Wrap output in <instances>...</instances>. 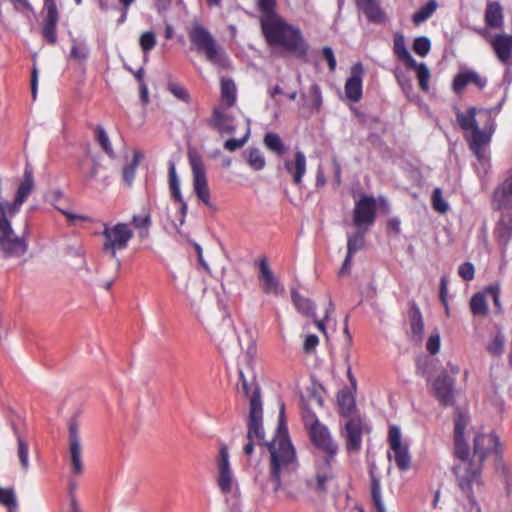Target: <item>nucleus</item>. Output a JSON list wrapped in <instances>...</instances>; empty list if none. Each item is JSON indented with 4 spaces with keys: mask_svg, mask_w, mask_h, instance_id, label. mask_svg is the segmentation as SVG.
Here are the masks:
<instances>
[{
    "mask_svg": "<svg viewBox=\"0 0 512 512\" xmlns=\"http://www.w3.org/2000/svg\"><path fill=\"white\" fill-rule=\"evenodd\" d=\"M257 9L261 13L260 24L266 23L267 20L274 19L280 15L276 12V0H257Z\"/></svg>",
    "mask_w": 512,
    "mask_h": 512,
    "instance_id": "35",
    "label": "nucleus"
},
{
    "mask_svg": "<svg viewBox=\"0 0 512 512\" xmlns=\"http://www.w3.org/2000/svg\"><path fill=\"white\" fill-rule=\"evenodd\" d=\"M337 403L343 417H350L356 411L355 397L350 391H341L337 396Z\"/></svg>",
    "mask_w": 512,
    "mask_h": 512,
    "instance_id": "33",
    "label": "nucleus"
},
{
    "mask_svg": "<svg viewBox=\"0 0 512 512\" xmlns=\"http://www.w3.org/2000/svg\"><path fill=\"white\" fill-rule=\"evenodd\" d=\"M376 210V199L366 194L361 195L353 209V225L358 230L368 231L375 222Z\"/></svg>",
    "mask_w": 512,
    "mask_h": 512,
    "instance_id": "13",
    "label": "nucleus"
},
{
    "mask_svg": "<svg viewBox=\"0 0 512 512\" xmlns=\"http://www.w3.org/2000/svg\"><path fill=\"white\" fill-rule=\"evenodd\" d=\"M411 331L420 340L424 331V322L420 310L417 308L411 314Z\"/></svg>",
    "mask_w": 512,
    "mask_h": 512,
    "instance_id": "52",
    "label": "nucleus"
},
{
    "mask_svg": "<svg viewBox=\"0 0 512 512\" xmlns=\"http://www.w3.org/2000/svg\"><path fill=\"white\" fill-rule=\"evenodd\" d=\"M266 42L297 56H305L308 46L300 29L286 22L282 17L267 20L261 25Z\"/></svg>",
    "mask_w": 512,
    "mask_h": 512,
    "instance_id": "5",
    "label": "nucleus"
},
{
    "mask_svg": "<svg viewBox=\"0 0 512 512\" xmlns=\"http://www.w3.org/2000/svg\"><path fill=\"white\" fill-rule=\"evenodd\" d=\"M470 308L474 315L484 316L488 313V305L483 293H476L470 301Z\"/></svg>",
    "mask_w": 512,
    "mask_h": 512,
    "instance_id": "41",
    "label": "nucleus"
},
{
    "mask_svg": "<svg viewBox=\"0 0 512 512\" xmlns=\"http://www.w3.org/2000/svg\"><path fill=\"white\" fill-rule=\"evenodd\" d=\"M79 168L83 174L84 181L89 184L99 172L100 163L98 159L87 153L79 162Z\"/></svg>",
    "mask_w": 512,
    "mask_h": 512,
    "instance_id": "32",
    "label": "nucleus"
},
{
    "mask_svg": "<svg viewBox=\"0 0 512 512\" xmlns=\"http://www.w3.org/2000/svg\"><path fill=\"white\" fill-rule=\"evenodd\" d=\"M490 144H479L469 146L470 150L476 157L473 167L478 177L485 181L491 171V154L489 150Z\"/></svg>",
    "mask_w": 512,
    "mask_h": 512,
    "instance_id": "26",
    "label": "nucleus"
},
{
    "mask_svg": "<svg viewBox=\"0 0 512 512\" xmlns=\"http://www.w3.org/2000/svg\"><path fill=\"white\" fill-rule=\"evenodd\" d=\"M311 94L313 95L315 99V106L317 109H319L322 105V95H321V89L317 84H314L311 86Z\"/></svg>",
    "mask_w": 512,
    "mask_h": 512,
    "instance_id": "63",
    "label": "nucleus"
},
{
    "mask_svg": "<svg viewBox=\"0 0 512 512\" xmlns=\"http://www.w3.org/2000/svg\"><path fill=\"white\" fill-rule=\"evenodd\" d=\"M437 7L436 0H429L412 15V22L417 26L422 24L435 13Z\"/></svg>",
    "mask_w": 512,
    "mask_h": 512,
    "instance_id": "37",
    "label": "nucleus"
},
{
    "mask_svg": "<svg viewBox=\"0 0 512 512\" xmlns=\"http://www.w3.org/2000/svg\"><path fill=\"white\" fill-rule=\"evenodd\" d=\"M181 292L185 294L187 299L190 301L191 308L197 310L198 303L201 302L203 298V288L188 280L185 286L181 289Z\"/></svg>",
    "mask_w": 512,
    "mask_h": 512,
    "instance_id": "34",
    "label": "nucleus"
},
{
    "mask_svg": "<svg viewBox=\"0 0 512 512\" xmlns=\"http://www.w3.org/2000/svg\"><path fill=\"white\" fill-rule=\"evenodd\" d=\"M271 505L267 503V496L263 493L256 500V512H267Z\"/></svg>",
    "mask_w": 512,
    "mask_h": 512,
    "instance_id": "61",
    "label": "nucleus"
},
{
    "mask_svg": "<svg viewBox=\"0 0 512 512\" xmlns=\"http://www.w3.org/2000/svg\"><path fill=\"white\" fill-rule=\"evenodd\" d=\"M431 49V42L428 37H416L413 41V51L421 57L428 55Z\"/></svg>",
    "mask_w": 512,
    "mask_h": 512,
    "instance_id": "51",
    "label": "nucleus"
},
{
    "mask_svg": "<svg viewBox=\"0 0 512 512\" xmlns=\"http://www.w3.org/2000/svg\"><path fill=\"white\" fill-rule=\"evenodd\" d=\"M264 144L268 149L277 153L278 155H283L286 152V147L283 141L279 135L274 132H267L265 134Z\"/></svg>",
    "mask_w": 512,
    "mask_h": 512,
    "instance_id": "39",
    "label": "nucleus"
},
{
    "mask_svg": "<svg viewBox=\"0 0 512 512\" xmlns=\"http://www.w3.org/2000/svg\"><path fill=\"white\" fill-rule=\"evenodd\" d=\"M370 427L367 422L361 418H351L345 424L346 449L349 452H358L362 446V436L369 433Z\"/></svg>",
    "mask_w": 512,
    "mask_h": 512,
    "instance_id": "16",
    "label": "nucleus"
},
{
    "mask_svg": "<svg viewBox=\"0 0 512 512\" xmlns=\"http://www.w3.org/2000/svg\"><path fill=\"white\" fill-rule=\"evenodd\" d=\"M169 187L171 190L172 198L179 204V216L177 221H171L169 224H167V228L179 231V229L185 223L188 205L182 196L180 189V181L177 176L176 167L174 163H170L169 165Z\"/></svg>",
    "mask_w": 512,
    "mask_h": 512,
    "instance_id": "15",
    "label": "nucleus"
},
{
    "mask_svg": "<svg viewBox=\"0 0 512 512\" xmlns=\"http://www.w3.org/2000/svg\"><path fill=\"white\" fill-rule=\"evenodd\" d=\"M319 343V339L316 335H308L305 339L304 349L310 351L314 349Z\"/></svg>",
    "mask_w": 512,
    "mask_h": 512,
    "instance_id": "64",
    "label": "nucleus"
},
{
    "mask_svg": "<svg viewBox=\"0 0 512 512\" xmlns=\"http://www.w3.org/2000/svg\"><path fill=\"white\" fill-rule=\"evenodd\" d=\"M69 455L73 474L77 476L81 475L84 471L82 447L78 428L74 423H71L69 427Z\"/></svg>",
    "mask_w": 512,
    "mask_h": 512,
    "instance_id": "22",
    "label": "nucleus"
},
{
    "mask_svg": "<svg viewBox=\"0 0 512 512\" xmlns=\"http://www.w3.org/2000/svg\"><path fill=\"white\" fill-rule=\"evenodd\" d=\"M336 459L318 458L315 461V476L307 480L311 489L319 492L326 491L327 483L335 478L333 466Z\"/></svg>",
    "mask_w": 512,
    "mask_h": 512,
    "instance_id": "14",
    "label": "nucleus"
},
{
    "mask_svg": "<svg viewBox=\"0 0 512 512\" xmlns=\"http://www.w3.org/2000/svg\"><path fill=\"white\" fill-rule=\"evenodd\" d=\"M134 236V231L126 222H105L102 230V250L115 258L119 251L125 250Z\"/></svg>",
    "mask_w": 512,
    "mask_h": 512,
    "instance_id": "9",
    "label": "nucleus"
},
{
    "mask_svg": "<svg viewBox=\"0 0 512 512\" xmlns=\"http://www.w3.org/2000/svg\"><path fill=\"white\" fill-rule=\"evenodd\" d=\"M215 464V481L218 489L227 502L236 503L241 497V490L233 472L229 451L226 445L220 447Z\"/></svg>",
    "mask_w": 512,
    "mask_h": 512,
    "instance_id": "6",
    "label": "nucleus"
},
{
    "mask_svg": "<svg viewBox=\"0 0 512 512\" xmlns=\"http://www.w3.org/2000/svg\"><path fill=\"white\" fill-rule=\"evenodd\" d=\"M141 157L142 155L140 152H135L131 164L123 168V179L128 185H131L132 181L134 180L136 168L139 164Z\"/></svg>",
    "mask_w": 512,
    "mask_h": 512,
    "instance_id": "48",
    "label": "nucleus"
},
{
    "mask_svg": "<svg viewBox=\"0 0 512 512\" xmlns=\"http://www.w3.org/2000/svg\"><path fill=\"white\" fill-rule=\"evenodd\" d=\"M491 204L493 210H512V167L494 189Z\"/></svg>",
    "mask_w": 512,
    "mask_h": 512,
    "instance_id": "18",
    "label": "nucleus"
},
{
    "mask_svg": "<svg viewBox=\"0 0 512 512\" xmlns=\"http://www.w3.org/2000/svg\"><path fill=\"white\" fill-rule=\"evenodd\" d=\"M90 54L89 48L84 41L78 39L72 40L70 57L78 62H84L88 59Z\"/></svg>",
    "mask_w": 512,
    "mask_h": 512,
    "instance_id": "40",
    "label": "nucleus"
},
{
    "mask_svg": "<svg viewBox=\"0 0 512 512\" xmlns=\"http://www.w3.org/2000/svg\"><path fill=\"white\" fill-rule=\"evenodd\" d=\"M389 451L387 457L389 461H394L401 471H407L411 467L412 457L409 446L402 439L401 430L397 425H390L388 431Z\"/></svg>",
    "mask_w": 512,
    "mask_h": 512,
    "instance_id": "11",
    "label": "nucleus"
},
{
    "mask_svg": "<svg viewBox=\"0 0 512 512\" xmlns=\"http://www.w3.org/2000/svg\"><path fill=\"white\" fill-rule=\"evenodd\" d=\"M12 2L16 10L23 13H30L32 15L35 14V11L28 0H12Z\"/></svg>",
    "mask_w": 512,
    "mask_h": 512,
    "instance_id": "59",
    "label": "nucleus"
},
{
    "mask_svg": "<svg viewBox=\"0 0 512 512\" xmlns=\"http://www.w3.org/2000/svg\"><path fill=\"white\" fill-rule=\"evenodd\" d=\"M455 455L458 462L453 468L456 484L464 497L475 503V496L484 490L482 465L490 455L497 456L501 447L498 436L475 428L470 419L459 414L454 429Z\"/></svg>",
    "mask_w": 512,
    "mask_h": 512,
    "instance_id": "2",
    "label": "nucleus"
},
{
    "mask_svg": "<svg viewBox=\"0 0 512 512\" xmlns=\"http://www.w3.org/2000/svg\"><path fill=\"white\" fill-rule=\"evenodd\" d=\"M407 68L416 71L420 89L424 92H428L430 90L429 81L431 77L428 66L425 63H417L414 61V65H408Z\"/></svg>",
    "mask_w": 512,
    "mask_h": 512,
    "instance_id": "36",
    "label": "nucleus"
},
{
    "mask_svg": "<svg viewBox=\"0 0 512 512\" xmlns=\"http://www.w3.org/2000/svg\"><path fill=\"white\" fill-rule=\"evenodd\" d=\"M259 279L262 290L266 294L280 295L284 289L271 271L268 261L263 258L259 262Z\"/></svg>",
    "mask_w": 512,
    "mask_h": 512,
    "instance_id": "27",
    "label": "nucleus"
},
{
    "mask_svg": "<svg viewBox=\"0 0 512 512\" xmlns=\"http://www.w3.org/2000/svg\"><path fill=\"white\" fill-rule=\"evenodd\" d=\"M458 273L464 280L470 281L474 278V265L470 262L462 263L459 267Z\"/></svg>",
    "mask_w": 512,
    "mask_h": 512,
    "instance_id": "58",
    "label": "nucleus"
},
{
    "mask_svg": "<svg viewBox=\"0 0 512 512\" xmlns=\"http://www.w3.org/2000/svg\"><path fill=\"white\" fill-rule=\"evenodd\" d=\"M393 36V52L395 56L405 63L406 66L414 65L415 59L407 48L404 35L401 32H395Z\"/></svg>",
    "mask_w": 512,
    "mask_h": 512,
    "instance_id": "31",
    "label": "nucleus"
},
{
    "mask_svg": "<svg viewBox=\"0 0 512 512\" xmlns=\"http://www.w3.org/2000/svg\"><path fill=\"white\" fill-rule=\"evenodd\" d=\"M364 69L361 63H356L351 67V75L346 80L344 92L346 98L357 103L362 98Z\"/></svg>",
    "mask_w": 512,
    "mask_h": 512,
    "instance_id": "21",
    "label": "nucleus"
},
{
    "mask_svg": "<svg viewBox=\"0 0 512 512\" xmlns=\"http://www.w3.org/2000/svg\"><path fill=\"white\" fill-rule=\"evenodd\" d=\"M255 347H250L238 356V370L240 385L238 391L249 400L248 434L249 440H255L258 445L266 444L270 452L269 480L273 484V491H284L286 497L296 499L297 493L293 487L296 480V471L299 463L296 450L290 440L285 423V406L280 405L279 423L276 433L270 442H265L262 425L263 407L259 387L254 379L253 372L247 379L245 370H251Z\"/></svg>",
    "mask_w": 512,
    "mask_h": 512,
    "instance_id": "1",
    "label": "nucleus"
},
{
    "mask_svg": "<svg viewBox=\"0 0 512 512\" xmlns=\"http://www.w3.org/2000/svg\"><path fill=\"white\" fill-rule=\"evenodd\" d=\"M492 49L496 59L504 66L512 65V35L507 33H488L476 30Z\"/></svg>",
    "mask_w": 512,
    "mask_h": 512,
    "instance_id": "12",
    "label": "nucleus"
},
{
    "mask_svg": "<svg viewBox=\"0 0 512 512\" xmlns=\"http://www.w3.org/2000/svg\"><path fill=\"white\" fill-rule=\"evenodd\" d=\"M505 336L502 332H497L487 343L486 349L493 356H500L505 347Z\"/></svg>",
    "mask_w": 512,
    "mask_h": 512,
    "instance_id": "42",
    "label": "nucleus"
},
{
    "mask_svg": "<svg viewBox=\"0 0 512 512\" xmlns=\"http://www.w3.org/2000/svg\"><path fill=\"white\" fill-rule=\"evenodd\" d=\"M132 223L134 224V226L136 228L147 229V228H149V226L151 224L150 214L148 212H144L139 215H133Z\"/></svg>",
    "mask_w": 512,
    "mask_h": 512,
    "instance_id": "57",
    "label": "nucleus"
},
{
    "mask_svg": "<svg viewBox=\"0 0 512 512\" xmlns=\"http://www.w3.org/2000/svg\"><path fill=\"white\" fill-rule=\"evenodd\" d=\"M0 503L8 507V512H18L17 501L13 489L0 488Z\"/></svg>",
    "mask_w": 512,
    "mask_h": 512,
    "instance_id": "44",
    "label": "nucleus"
},
{
    "mask_svg": "<svg viewBox=\"0 0 512 512\" xmlns=\"http://www.w3.org/2000/svg\"><path fill=\"white\" fill-rule=\"evenodd\" d=\"M17 439V455L19 457L22 470L27 472L30 468L29 461V446L25 438L18 432H16Z\"/></svg>",
    "mask_w": 512,
    "mask_h": 512,
    "instance_id": "38",
    "label": "nucleus"
},
{
    "mask_svg": "<svg viewBox=\"0 0 512 512\" xmlns=\"http://www.w3.org/2000/svg\"><path fill=\"white\" fill-rule=\"evenodd\" d=\"M433 395L443 405L452 404L454 398V380L447 371H442L432 386Z\"/></svg>",
    "mask_w": 512,
    "mask_h": 512,
    "instance_id": "25",
    "label": "nucleus"
},
{
    "mask_svg": "<svg viewBox=\"0 0 512 512\" xmlns=\"http://www.w3.org/2000/svg\"><path fill=\"white\" fill-rule=\"evenodd\" d=\"M440 347V335L438 331H435L428 337L426 342V348L432 355H435L440 351Z\"/></svg>",
    "mask_w": 512,
    "mask_h": 512,
    "instance_id": "56",
    "label": "nucleus"
},
{
    "mask_svg": "<svg viewBox=\"0 0 512 512\" xmlns=\"http://www.w3.org/2000/svg\"><path fill=\"white\" fill-rule=\"evenodd\" d=\"M366 232L367 231L358 230V232L355 235L348 237L347 253L353 255L354 253H356L358 250H360L363 247L364 234Z\"/></svg>",
    "mask_w": 512,
    "mask_h": 512,
    "instance_id": "47",
    "label": "nucleus"
},
{
    "mask_svg": "<svg viewBox=\"0 0 512 512\" xmlns=\"http://www.w3.org/2000/svg\"><path fill=\"white\" fill-rule=\"evenodd\" d=\"M447 285H448V282H447L446 278L443 277L441 279L440 298H441V301H442V303L444 304V306L446 308V314L449 315L448 302H447V298H446Z\"/></svg>",
    "mask_w": 512,
    "mask_h": 512,
    "instance_id": "62",
    "label": "nucleus"
},
{
    "mask_svg": "<svg viewBox=\"0 0 512 512\" xmlns=\"http://www.w3.org/2000/svg\"><path fill=\"white\" fill-rule=\"evenodd\" d=\"M238 89L232 78H220V96L219 105L233 107L237 103Z\"/></svg>",
    "mask_w": 512,
    "mask_h": 512,
    "instance_id": "28",
    "label": "nucleus"
},
{
    "mask_svg": "<svg viewBox=\"0 0 512 512\" xmlns=\"http://www.w3.org/2000/svg\"><path fill=\"white\" fill-rule=\"evenodd\" d=\"M500 217L495 224L493 235L502 252L507 250L512 240V210H496Z\"/></svg>",
    "mask_w": 512,
    "mask_h": 512,
    "instance_id": "20",
    "label": "nucleus"
},
{
    "mask_svg": "<svg viewBox=\"0 0 512 512\" xmlns=\"http://www.w3.org/2000/svg\"><path fill=\"white\" fill-rule=\"evenodd\" d=\"M322 52H323V55H324L325 59L328 62V66H329L330 71L334 72L335 69H336V59H335V56H334L332 48L326 46V47L323 48Z\"/></svg>",
    "mask_w": 512,
    "mask_h": 512,
    "instance_id": "60",
    "label": "nucleus"
},
{
    "mask_svg": "<svg viewBox=\"0 0 512 512\" xmlns=\"http://www.w3.org/2000/svg\"><path fill=\"white\" fill-rule=\"evenodd\" d=\"M249 135H250V129H249V126L247 125L246 131H245V134L243 135V137L240 139L230 138V139L226 140L224 143V148L230 152L240 149L247 142Z\"/></svg>",
    "mask_w": 512,
    "mask_h": 512,
    "instance_id": "54",
    "label": "nucleus"
},
{
    "mask_svg": "<svg viewBox=\"0 0 512 512\" xmlns=\"http://www.w3.org/2000/svg\"><path fill=\"white\" fill-rule=\"evenodd\" d=\"M487 78L475 70L464 69L454 77L452 89L456 94H461L467 85L473 84L479 90H483L487 86Z\"/></svg>",
    "mask_w": 512,
    "mask_h": 512,
    "instance_id": "23",
    "label": "nucleus"
},
{
    "mask_svg": "<svg viewBox=\"0 0 512 512\" xmlns=\"http://www.w3.org/2000/svg\"><path fill=\"white\" fill-rule=\"evenodd\" d=\"M286 170L292 174L293 180L296 184L302 182V178L306 172V157L302 151L295 153L294 161L285 162Z\"/></svg>",
    "mask_w": 512,
    "mask_h": 512,
    "instance_id": "30",
    "label": "nucleus"
},
{
    "mask_svg": "<svg viewBox=\"0 0 512 512\" xmlns=\"http://www.w3.org/2000/svg\"><path fill=\"white\" fill-rule=\"evenodd\" d=\"M140 47L145 55V59L147 60L149 52L156 45V36L152 31L144 32L139 39Z\"/></svg>",
    "mask_w": 512,
    "mask_h": 512,
    "instance_id": "46",
    "label": "nucleus"
},
{
    "mask_svg": "<svg viewBox=\"0 0 512 512\" xmlns=\"http://www.w3.org/2000/svg\"><path fill=\"white\" fill-rule=\"evenodd\" d=\"M356 4L370 22L384 23L386 21V14L377 0H356Z\"/></svg>",
    "mask_w": 512,
    "mask_h": 512,
    "instance_id": "29",
    "label": "nucleus"
},
{
    "mask_svg": "<svg viewBox=\"0 0 512 512\" xmlns=\"http://www.w3.org/2000/svg\"><path fill=\"white\" fill-rule=\"evenodd\" d=\"M231 107L219 105L213 107L207 124L216 129L220 134H233L236 127L233 125V116L229 112Z\"/></svg>",
    "mask_w": 512,
    "mask_h": 512,
    "instance_id": "19",
    "label": "nucleus"
},
{
    "mask_svg": "<svg viewBox=\"0 0 512 512\" xmlns=\"http://www.w3.org/2000/svg\"><path fill=\"white\" fill-rule=\"evenodd\" d=\"M188 35L194 48L198 52L204 53L209 62L221 68L230 67L227 54L218 45L208 29L200 24H194Z\"/></svg>",
    "mask_w": 512,
    "mask_h": 512,
    "instance_id": "7",
    "label": "nucleus"
},
{
    "mask_svg": "<svg viewBox=\"0 0 512 512\" xmlns=\"http://www.w3.org/2000/svg\"><path fill=\"white\" fill-rule=\"evenodd\" d=\"M456 120L463 132L468 146L491 144L496 130L493 109L470 106L466 110L456 111Z\"/></svg>",
    "mask_w": 512,
    "mask_h": 512,
    "instance_id": "4",
    "label": "nucleus"
},
{
    "mask_svg": "<svg viewBox=\"0 0 512 512\" xmlns=\"http://www.w3.org/2000/svg\"><path fill=\"white\" fill-rule=\"evenodd\" d=\"M167 89L178 100L185 102V103L189 102L190 95H189L187 89L183 85L172 81V82L168 83Z\"/></svg>",
    "mask_w": 512,
    "mask_h": 512,
    "instance_id": "49",
    "label": "nucleus"
},
{
    "mask_svg": "<svg viewBox=\"0 0 512 512\" xmlns=\"http://www.w3.org/2000/svg\"><path fill=\"white\" fill-rule=\"evenodd\" d=\"M372 499L378 512H386L385 506L381 496V487L377 479L372 480Z\"/></svg>",
    "mask_w": 512,
    "mask_h": 512,
    "instance_id": "53",
    "label": "nucleus"
},
{
    "mask_svg": "<svg viewBox=\"0 0 512 512\" xmlns=\"http://www.w3.org/2000/svg\"><path fill=\"white\" fill-rule=\"evenodd\" d=\"M96 137H97L98 142L104 149V151L107 152L108 154H112L113 153L112 145H111L109 136L103 126L98 125L96 127Z\"/></svg>",
    "mask_w": 512,
    "mask_h": 512,
    "instance_id": "55",
    "label": "nucleus"
},
{
    "mask_svg": "<svg viewBox=\"0 0 512 512\" xmlns=\"http://www.w3.org/2000/svg\"><path fill=\"white\" fill-rule=\"evenodd\" d=\"M505 23L504 9L500 2L489 0L486 3L484 12V27L478 30H487L492 33L493 30H502Z\"/></svg>",
    "mask_w": 512,
    "mask_h": 512,
    "instance_id": "24",
    "label": "nucleus"
},
{
    "mask_svg": "<svg viewBox=\"0 0 512 512\" xmlns=\"http://www.w3.org/2000/svg\"><path fill=\"white\" fill-rule=\"evenodd\" d=\"M432 206L435 211L442 214L446 213L449 210V205L443 198L442 190L439 187H436L433 191Z\"/></svg>",
    "mask_w": 512,
    "mask_h": 512,
    "instance_id": "50",
    "label": "nucleus"
},
{
    "mask_svg": "<svg viewBox=\"0 0 512 512\" xmlns=\"http://www.w3.org/2000/svg\"><path fill=\"white\" fill-rule=\"evenodd\" d=\"M247 161L250 167L256 171L262 170L265 167V158L259 149H250L247 156Z\"/></svg>",
    "mask_w": 512,
    "mask_h": 512,
    "instance_id": "45",
    "label": "nucleus"
},
{
    "mask_svg": "<svg viewBox=\"0 0 512 512\" xmlns=\"http://www.w3.org/2000/svg\"><path fill=\"white\" fill-rule=\"evenodd\" d=\"M293 302L299 312L306 316H314L315 307L314 304L308 298L302 297L296 293L292 295Z\"/></svg>",
    "mask_w": 512,
    "mask_h": 512,
    "instance_id": "43",
    "label": "nucleus"
},
{
    "mask_svg": "<svg viewBox=\"0 0 512 512\" xmlns=\"http://www.w3.org/2000/svg\"><path fill=\"white\" fill-rule=\"evenodd\" d=\"M44 17L42 22V35L45 40L54 44L57 41V24L59 21V12L56 0H44L43 10Z\"/></svg>",
    "mask_w": 512,
    "mask_h": 512,
    "instance_id": "17",
    "label": "nucleus"
},
{
    "mask_svg": "<svg viewBox=\"0 0 512 512\" xmlns=\"http://www.w3.org/2000/svg\"><path fill=\"white\" fill-rule=\"evenodd\" d=\"M34 188V178L31 170L26 169L13 202H0V251L8 257L20 256L26 252L24 239L16 236L11 227L10 219L20 210L22 204Z\"/></svg>",
    "mask_w": 512,
    "mask_h": 512,
    "instance_id": "3",
    "label": "nucleus"
},
{
    "mask_svg": "<svg viewBox=\"0 0 512 512\" xmlns=\"http://www.w3.org/2000/svg\"><path fill=\"white\" fill-rule=\"evenodd\" d=\"M303 421L312 444L322 453L320 458L336 459L339 446L329 428L314 413L305 414Z\"/></svg>",
    "mask_w": 512,
    "mask_h": 512,
    "instance_id": "8",
    "label": "nucleus"
},
{
    "mask_svg": "<svg viewBox=\"0 0 512 512\" xmlns=\"http://www.w3.org/2000/svg\"><path fill=\"white\" fill-rule=\"evenodd\" d=\"M188 159L193 174V189L197 198L208 208L215 209L211 201L206 170L201 155L196 150H189Z\"/></svg>",
    "mask_w": 512,
    "mask_h": 512,
    "instance_id": "10",
    "label": "nucleus"
}]
</instances>
